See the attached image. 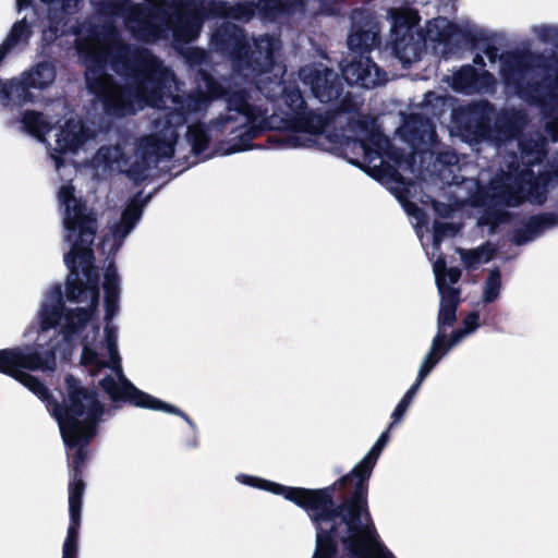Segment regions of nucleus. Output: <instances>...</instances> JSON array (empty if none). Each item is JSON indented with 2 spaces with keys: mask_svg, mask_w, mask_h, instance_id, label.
Returning a JSON list of instances; mask_svg holds the SVG:
<instances>
[{
  "mask_svg": "<svg viewBox=\"0 0 558 558\" xmlns=\"http://www.w3.org/2000/svg\"><path fill=\"white\" fill-rule=\"evenodd\" d=\"M63 207V226L70 252L65 264L70 269L66 282V300L73 306H65L60 287L49 289L41 301L38 325L28 327L24 337L32 345L0 350V372L11 376L43 401L50 395L47 388L27 371H53L56 356L68 359L73 350L74 339L82 344L81 363L93 375L101 368L109 375L100 386L113 400H128L135 407L180 415L189 424L191 420L178 408L135 388L122 374L117 347L118 329L112 319L119 312L120 280L117 269L110 265L104 275L106 325L100 333L97 324L98 274L93 266L90 248L96 234V221L87 215L81 201L74 195V187L64 184L58 193Z\"/></svg>",
  "mask_w": 558,
  "mask_h": 558,
  "instance_id": "nucleus-1",
  "label": "nucleus"
},
{
  "mask_svg": "<svg viewBox=\"0 0 558 558\" xmlns=\"http://www.w3.org/2000/svg\"><path fill=\"white\" fill-rule=\"evenodd\" d=\"M389 440L388 430L353 468L333 486L307 489L284 486L247 474H238L236 482L282 496L305 509L315 527L312 558H395L377 538L366 510V486L373 468Z\"/></svg>",
  "mask_w": 558,
  "mask_h": 558,
  "instance_id": "nucleus-2",
  "label": "nucleus"
},
{
  "mask_svg": "<svg viewBox=\"0 0 558 558\" xmlns=\"http://www.w3.org/2000/svg\"><path fill=\"white\" fill-rule=\"evenodd\" d=\"M75 46L86 66L87 87L98 95L113 114L134 113L144 106L159 107L165 95L175 87L173 74L147 50L134 51L122 46L118 34L82 25L76 32Z\"/></svg>",
  "mask_w": 558,
  "mask_h": 558,
  "instance_id": "nucleus-3",
  "label": "nucleus"
},
{
  "mask_svg": "<svg viewBox=\"0 0 558 558\" xmlns=\"http://www.w3.org/2000/svg\"><path fill=\"white\" fill-rule=\"evenodd\" d=\"M22 124L27 133L38 141L45 142L49 133L53 143L49 142L50 158L54 161L56 170L62 174L66 170V162L73 167H86L94 177L109 179L114 174L125 172L135 180L140 178L143 166L137 169V160L131 162L124 149L118 145L102 146L92 157L95 147V137L80 119L69 118L59 121L49 128L47 119L37 112H26Z\"/></svg>",
  "mask_w": 558,
  "mask_h": 558,
  "instance_id": "nucleus-4",
  "label": "nucleus"
},
{
  "mask_svg": "<svg viewBox=\"0 0 558 558\" xmlns=\"http://www.w3.org/2000/svg\"><path fill=\"white\" fill-rule=\"evenodd\" d=\"M65 385L66 400L61 405H54L53 415L65 445L76 447L95 436L102 408L96 395L81 387L72 376L66 377Z\"/></svg>",
  "mask_w": 558,
  "mask_h": 558,
  "instance_id": "nucleus-5",
  "label": "nucleus"
},
{
  "mask_svg": "<svg viewBox=\"0 0 558 558\" xmlns=\"http://www.w3.org/2000/svg\"><path fill=\"white\" fill-rule=\"evenodd\" d=\"M378 29L375 24H368L363 31H354L348 38L349 54L342 64L344 80L351 85L371 88L381 84L378 68L366 56L369 49L377 44Z\"/></svg>",
  "mask_w": 558,
  "mask_h": 558,
  "instance_id": "nucleus-6",
  "label": "nucleus"
},
{
  "mask_svg": "<svg viewBox=\"0 0 558 558\" xmlns=\"http://www.w3.org/2000/svg\"><path fill=\"white\" fill-rule=\"evenodd\" d=\"M185 105H181L177 112L168 113L163 119H158L156 122V134L148 136L140 143V155L144 160L150 156L170 157L173 153V144L177 140V126L182 125L186 118L185 112L198 111L205 104L206 98H195L190 96Z\"/></svg>",
  "mask_w": 558,
  "mask_h": 558,
  "instance_id": "nucleus-7",
  "label": "nucleus"
},
{
  "mask_svg": "<svg viewBox=\"0 0 558 558\" xmlns=\"http://www.w3.org/2000/svg\"><path fill=\"white\" fill-rule=\"evenodd\" d=\"M56 80V70L52 63L41 62L32 70L21 74L10 82L0 81V105L19 107L34 99L29 90L45 89Z\"/></svg>",
  "mask_w": 558,
  "mask_h": 558,
  "instance_id": "nucleus-8",
  "label": "nucleus"
},
{
  "mask_svg": "<svg viewBox=\"0 0 558 558\" xmlns=\"http://www.w3.org/2000/svg\"><path fill=\"white\" fill-rule=\"evenodd\" d=\"M303 0H258L239 1L233 4L222 0H197L191 2L193 8L204 12H213L214 16H229L235 20H248L255 11L264 15L288 11L302 4Z\"/></svg>",
  "mask_w": 558,
  "mask_h": 558,
  "instance_id": "nucleus-9",
  "label": "nucleus"
},
{
  "mask_svg": "<svg viewBox=\"0 0 558 558\" xmlns=\"http://www.w3.org/2000/svg\"><path fill=\"white\" fill-rule=\"evenodd\" d=\"M391 36L396 56L404 64L417 60L422 45L421 37L414 34L418 16L411 9H395L390 13Z\"/></svg>",
  "mask_w": 558,
  "mask_h": 558,
  "instance_id": "nucleus-10",
  "label": "nucleus"
},
{
  "mask_svg": "<svg viewBox=\"0 0 558 558\" xmlns=\"http://www.w3.org/2000/svg\"><path fill=\"white\" fill-rule=\"evenodd\" d=\"M353 148L362 153L363 160L352 159L351 162L366 168L373 177L383 179L386 173L384 157L390 155L388 153L389 140L381 133L374 132L367 142L354 143Z\"/></svg>",
  "mask_w": 558,
  "mask_h": 558,
  "instance_id": "nucleus-11",
  "label": "nucleus"
},
{
  "mask_svg": "<svg viewBox=\"0 0 558 558\" xmlns=\"http://www.w3.org/2000/svg\"><path fill=\"white\" fill-rule=\"evenodd\" d=\"M304 85L310 86L314 97L328 102L339 95L337 75L322 65H306L300 72Z\"/></svg>",
  "mask_w": 558,
  "mask_h": 558,
  "instance_id": "nucleus-12",
  "label": "nucleus"
},
{
  "mask_svg": "<svg viewBox=\"0 0 558 558\" xmlns=\"http://www.w3.org/2000/svg\"><path fill=\"white\" fill-rule=\"evenodd\" d=\"M142 215V204L134 198L122 213L119 222L113 223L102 240V248L108 254L116 253L122 245L124 239L132 231Z\"/></svg>",
  "mask_w": 558,
  "mask_h": 558,
  "instance_id": "nucleus-13",
  "label": "nucleus"
},
{
  "mask_svg": "<svg viewBox=\"0 0 558 558\" xmlns=\"http://www.w3.org/2000/svg\"><path fill=\"white\" fill-rule=\"evenodd\" d=\"M83 492L84 483L74 474L69 490L71 524L63 544L62 558H77V531L80 526Z\"/></svg>",
  "mask_w": 558,
  "mask_h": 558,
  "instance_id": "nucleus-14",
  "label": "nucleus"
},
{
  "mask_svg": "<svg viewBox=\"0 0 558 558\" xmlns=\"http://www.w3.org/2000/svg\"><path fill=\"white\" fill-rule=\"evenodd\" d=\"M442 269V260H437L434 263L433 271L440 294L438 332L436 336L441 335L442 339H446L444 328L446 326H451L452 323L456 320V310L459 301V291L454 288H449L446 284L445 279L441 277Z\"/></svg>",
  "mask_w": 558,
  "mask_h": 558,
  "instance_id": "nucleus-15",
  "label": "nucleus"
},
{
  "mask_svg": "<svg viewBox=\"0 0 558 558\" xmlns=\"http://www.w3.org/2000/svg\"><path fill=\"white\" fill-rule=\"evenodd\" d=\"M278 48V41L268 36L254 40V50L251 51L248 57V64L252 66V70L258 71L260 75L274 72L276 78L280 77L283 69L275 61V53Z\"/></svg>",
  "mask_w": 558,
  "mask_h": 558,
  "instance_id": "nucleus-16",
  "label": "nucleus"
},
{
  "mask_svg": "<svg viewBox=\"0 0 558 558\" xmlns=\"http://www.w3.org/2000/svg\"><path fill=\"white\" fill-rule=\"evenodd\" d=\"M326 122L318 114H301L294 123V146H311L318 143L320 133L325 130Z\"/></svg>",
  "mask_w": 558,
  "mask_h": 558,
  "instance_id": "nucleus-17",
  "label": "nucleus"
},
{
  "mask_svg": "<svg viewBox=\"0 0 558 558\" xmlns=\"http://www.w3.org/2000/svg\"><path fill=\"white\" fill-rule=\"evenodd\" d=\"M229 111L234 114H229L222 120V128L227 129V124L231 120H240L241 126L246 128L243 133L248 134L253 132L256 126H259V118L255 113V110L247 104L243 93H236L228 98Z\"/></svg>",
  "mask_w": 558,
  "mask_h": 558,
  "instance_id": "nucleus-18",
  "label": "nucleus"
},
{
  "mask_svg": "<svg viewBox=\"0 0 558 558\" xmlns=\"http://www.w3.org/2000/svg\"><path fill=\"white\" fill-rule=\"evenodd\" d=\"M492 82V75L486 72L477 74L470 65L461 68L448 78V83L454 90L463 93L487 89Z\"/></svg>",
  "mask_w": 558,
  "mask_h": 558,
  "instance_id": "nucleus-19",
  "label": "nucleus"
},
{
  "mask_svg": "<svg viewBox=\"0 0 558 558\" xmlns=\"http://www.w3.org/2000/svg\"><path fill=\"white\" fill-rule=\"evenodd\" d=\"M442 347H444L442 336L441 335L435 336L432 341L429 351L426 353V355L424 356V359L421 363L417 378H416L415 383L409 389L410 392L416 395V392H417L421 384L425 379V377L429 374V372L434 368V366L439 362V360L447 352H449V348L442 349Z\"/></svg>",
  "mask_w": 558,
  "mask_h": 558,
  "instance_id": "nucleus-20",
  "label": "nucleus"
},
{
  "mask_svg": "<svg viewBox=\"0 0 558 558\" xmlns=\"http://www.w3.org/2000/svg\"><path fill=\"white\" fill-rule=\"evenodd\" d=\"M442 347H444L442 336L441 335L435 336L432 341L429 351L426 353V355L424 356V359L421 363L417 378H416L415 383L409 389L410 392L416 395V392H417L421 384L425 379V377L429 374V372L434 368V366L439 362V360L447 352H449V348L442 349Z\"/></svg>",
  "mask_w": 558,
  "mask_h": 558,
  "instance_id": "nucleus-21",
  "label": "nucleus"
},
{
  "mask_svg": "<svg viewBox=\"0 0 558 558\" xmlns=\"http://www.w3.org/2000/svg\"><path fill=\"white\" fill-rule=\"evenodd\" d=\"M29 35V27L24 21L14 24L7 38V41L0 46V62L3 60L9 49L22 44H26Z\"/></svg>",
  "mask_w": 558,
  "mask_h": 558,
  "instance_id": "nucleus-22",
  "label": "nucleus"
},
{
  "mask_svg": "<svg viewBox=\"0 0 558 558\" xmlns=\"http://www.w3.org/2000/svg\"><path fill=\"white\" fill-rule=\"evenodd\" d=\"M459 253L466 267H477L481 264L488 263L493 258L495 248L487 243L470 251L460 250Z\"/></svg>",
  "mask_w": 558,
  "mask_h": 558,
  "instance_id": "nucleus-23",
  "label": "nucleus"
},
{
  "mask_svg": "<svg viewBox=\"0 0 558 558\" xmlns=\"http://www.w3.org/2000/svg\"><path fill=\"white\" fill-rule=\"evenodd\" d=\"M452 31L450 22L446 17H437L429 21L426 26V41H444Z\"/></svg>",
  "mask_w": 558,
  "mask_h": 558,
  "instance_id": "nucleus-24",
  "label": "nucleus"
},
{
  "mask_svg": "<svg viewBox=\"0 0 558 558\" xmlns=\"http://www.w3.org/2000/svg\"><path fill=\"white\" fill-rule=\"evenodd\" d=\"M480 315L478 313H471L464 319V327L460 330L452 332L449 341L444 339V348H453L457 345L466 335H470L478 327Z\"/></svg>",
  "mask_w": 558,
  "mask_h": 558,
  "instance_id": "nucleus-25",
  "label": "nucleus"
},
{
  "mask_svg": "<svg viewBox=\"0 0 558 558\" xmlns=\"http://www.w3.org/2000/svg\"><path fill=\"white\" fill-rule=\"evenodd\" d=\"M501 278L497 269L490 271L488 278L483 286L482 300L485 304L495 302L500 294Z\"/></svg>",
  "mask_w": 558,
  "mask_h": 558,
  "instance_id": "nucleus-26",
  "label": "nucleus"
},
{
  "mask_svg": "<svg viewBox=\"0 0 558 558\" xmlns=\"http://www.w3.org/2000/svg\"><path fill=\"white\" fill-rule=\"evenodd\" d=\"M187 138L195 154H199L204 150L208 140L204 129L201 125H190L187 131Z\"/></svg>",
  "mask_w": 558,
  "mask_h": 558,
  "instance_id": "nucleus-27",
  "label": "nucleus"
},
{
  "mask_svg": "<svg viewBox=\"0 0 558 558\" xmlns=\"http://www.w3.org/2000/svg\"><path fill=\"white\" fill-rule=\"evenodd\" d=\"M494 196L500 198V201L505 202L507 205H513L521 198L526 197L521 190L515 193L512 192L509 184H505L501 187H494Z\"/></svg>",
  "mask_w": 558,
  "mask_h": 558,
  "instance_id": "nucleus-28",
  "label": "nucleus"
},
{
  "mask_svg": "<svg viewBox=\"0 0 558 558\" xmlns=\"http://www.w3.org/2000/svg\"><path fill=\"white\" fill-rule=\"evenodd\" d=\"M282 99L292 113L298 114L299 110L303 107L304 101L299 89L284 90Z\"/></svg>",
  "mask_w": 558,
  "mask_h": 558,
  "instance_id": "nucleus-29",
  "label": "nucleus"
},
{
  "mask_svg": "<svg viewBox=\"0 0 558 558\" xmlns=\"http://www.w3.org/2000/svg\"><path fill=\"white\" fill-rule=\"evenodd\" d=\"M456 231V228L451 225L436 222L434 226L433 250L436 251L438 248L442 236L447 234L452 235Z\"/></svg>",
  "mask_w": 558,
  "mask_h": 558,
  "instance_id": "nucleus-30",
  "label": "nucleus"
},
{
  "mask_svg": "<svg viewBox=\"0 0 558 558\" xmlns=\"http://www.w3.org/2000/svg\"><path fill=\"white\" fill-rule=\"evenodd\" d=\"M437 260H442L444 269L441 271V277L445 279L446 284L449 288H452L451 284H454L460 279V276H461L460 269L457 267L447 269L446 265H445V260L442 258H437L435 262H437Z\"/></svg>",
  "mask_w": 558,
  "mask_h": 558,
  "instance_id": "nucleus-31",
  "label": "nucleus"
},
{
  "mask_svg": "<svg viewBox=\"0 0 558 558\" xmlns=\"http://www.w3.org/2000/svg\"><path fill=\"white\" fill-rule=\"evenodd\" d=\"M408 405L405 403L399 402V404L396 407L395 411L392 412V424L389 426V428L392 427L395 423H398L407 413Z\"/></svg>",
  "mask_w": 558,
  "mask_h": 558,
  "instance_id": "nucleus-32",
  "label": "nucleus"
},
{
  "mask_svg": "<svg viewBox=\"0 0 558 558\" xmlns=\"http://www.w3.org/2000/svg\"><path fill=\"white\" fill-rule=\"evenodd\" d=\"M60 22H58L56 25H51L48 29L44 31L43 38L46 43H50L58 37V32H59L58 24Z\"/></svg>",
  "mask_w": 558,
  "mask_h": 558,
  "instance_id": "nucleus-33",
  "label": "nucleus"
},
{
  "mask_svg": "<svg viewBox=\"0 0 558 558\" xmlns=\"http://www.w3.org/2000/svg\"><path fill=\"white\" fill-rule=\"evenodd\" d=\"M541 149L536 150V156H533L532 151H526L525 149L521 153V158L524 163L532 165L534 161H537L539 159Z\"/></svg>",
  "mask_w": 558,
  "mask_h": 558,
  "instance_id": "nucleus-34",
  "label": "nucleus"
},
{
  "mask_svg": "<svg viewBox=\"0 0 558 558\" xmlns=\"http://www.w3.org/2000/svg\"><path fill=\"white\" fill-rule=\"evenodd\" d=\"M548 131L553 135L554 140H558V119L550 122L548 125Z\"/></svg>",
  "mask_w": 558,
  "mask_h": 558,
  "instance_id": "nucleus-35",
  "label": "nucleus"
},
{
  "mask_svg": "<svg viewBox=\"0 0 558 558\" xmlns=\"http://www.w3.org/2000/svg\"><path fill=\"white\" fill-rule=\"evenodd\" d=\"M501 74H502L505 81L507 82V84H511L512 76H514L515 74L521 75V70H518L514 73H510V72H508L507 69H502Z\"/></svg>",
  "mask_w": 558,
  "mask_h": 558,
  "instance_id": "nucleus-36",
  "label": "nucleus"
},
{
  "mask_svg": "<svg viewBox=\"0 0 558 558\" xmlns=\"http://www.w3.org/2000/svg\"><path fill=\"white\" fill-rule=\"evenodd\" d=\"M435 209L436 211L441 215V216H450V211L451 209H448L445 205L442 204H435Z\"/></svg>",
  "mask_w": 558,
  "mask_h": 558,
  "instance_id": "nucleus-37",
  "label": "nucleus"
},
{
  "mask_svg": "<svg viewBox=\"0 0 558 558\" xmlns=\"http://www.w3.org/2000/svg\"><path fill=\"white\" fill-rule=\"evenodd\" d=\"M404 208L409 215L417 216V214H418V208L413 204L407 203V204H404Z\"/></svg>",
  "mask_w": 558,
  "mask_h": 558,
  "instance_id": "nucleus-38",
  "label": "nucleus"
},
{
  "mask_svg": "<svg viewBox=\"0 0 558 558\" xmlns=\"http://www.w3.org/2000/svg\"><path fill=\"white\" fill-rule=\"evenodd\" d=\"M414 396H415L414 393H412L408 390L400 402L405 403L408 407H410Z\"/></svg>",
  "mask_w": 558,
  "mask_h": 558,
  "instance_id": "nucleus-39",
  "label": "nucleus"
},
{
  "mask_svg": "<svg viewBox=\"0 0 558 558\" xmlns=\"http://www.w3.org/2000/svg\"><path fill=\"white\" fill-rule=\"evenodd\" d=\"M414 396H415L414 393H412L408 390L400 402L405 403L408 407H410Z\"/></svg>",
  "mask_w": 558,
  "mask_h": 558,
  "instance_id": "nucleus-40",
  "label": "nucleus"
},
{
  "mask_svg": "<svg viewBox=\"0 0 558 558\" xmlns=\"http://www.w3.org/2000/svg\"><path fill=\"white\" fill-rule=\"evenodd\" d=\"M266 80H268V77H266V78L260 77V78H258V80H257V82H256V84H257L258 88H259V89H262V90H265V92L267 90V87H266Z\"/></svg>",
  "mask_w": 558,
  "mask_h": 558,
  "instance_id": "nucleus-41",
  "label": "nucleus"
},
{
  "mask_svg": "<svg viewBox=\"0 0 558 558\" xmlns=\"http://www.w3.org/2000/svg\"><path fill=\"white\" fill-rule=\"evenodd\" d=\"M206 86L208 87V97H213L216 93L213 83L206 80Z\"/></svg>",
  "mask_w": 558,
  "mask_h": 558,
  "instance_id": "nucleus-42",
  "label": "nucleus"
},
{
  "mask_svg": "<svg viewBox=\"0 0 558 558\" xmlns=\"http://www.w3.org/2000/svg\"><path fill=\"white\" fill-rule=\"evenodd\" d=\"M31 0H17L19 9L26 8L29 4Z\"/></svg>",
  "mask_w": 558,
  "mask_h": 558,
  "instance_id": "nucleus-43",
  "label": "nucleus"
},
{
  "mask_svg": "<svg viewBox=\"0 0 558 558\" xmlns=\"http://www.w3.org/2000/svg\"><path fill=\"white\" fill-rule=\"evenodd\" d=\"M474 62H475L476 64H482V63H483V58H482V57H480V56H477V57L474 59Z\"/></svg>",
  "mask_w": 558,
  "mask_h": 558,
  "instance_id": "nucleus-44",
  "label": "nucleus"
},
{
  "mask_svg": "<svg viewBox=\"0 0 558 558\" xmlns=\"http://www.w3.org/2000/svg\"><path fill=\"white\" fill-rule=\"evenodd\" d=\"M416 233H417V235L421 238L422 244H423V245H425V244H424V241H423V236L421 235V228H417V229H416Z\"/></svg>",
  "mask_w": 558,
  "mask_h": 558,
  "instance_id": "nucleus-45",
  "label": "nucleus"
},
{
  "mask_svg": "<svg viewBox=\"0 0 558 558\" xmlns=\"http://www.w3.org/2000/svg\"><path fill=\"white\" fill-rule=\"evenodd\" d=\"M486 223H489V221H484V219H482V218L478 220V225L480 226H483V225H486Z\"/></svg>",
  "mask_w": 558,
  "mask_h": 558,
  "instance_id": "nucleus-46",
  "label": "nucleus"
},
{
  "mask_svg": "<svg viewBox=\"0 0 558 558\" xmlns=\"http://www.w3.org/2000/svg\"><path fill=\"white\" fill-rule=\"evenodd\" d=\"M77 459L82 460V451L81 450H78V452H77Z\"/></svg>",
  "mask_w": 558,
  "mask_h": 558,
  "instance_id": "nucleus-47",
  "label": "nucleus"
},
{
  "mask_svg": "<svg viewBox=\"0 0 558 558\" xmlns=\"http://www.w3.org/2000/svg\"><path fill=\"white\" fill-rule=\"evenodd\" d=\"M392 175L395 177V181L402 183L401 180L398 177H396L395 173Z\"/></svg>",
  "mask_w": 558,
  "mask_h": 558,
  "instance_id": "nucleus-48",
  "label": "nucleus"
},
{
  "mask_svg": "<svg viewBox=\"0 0 558 558\" xmlns=\"http://www.w3.org/2000/svg\"><path fill=\"white\" fill-rule=\"evenodd\" d=\"M70 1H71V0H66V3H65V4H63V5H64V7H66V8H69V7L71 5V4H70Z\"/></svg>",
  "mask_w": 558,
  "mask_h": 558,
  "instance_id": "nucleus-49",
  "label": "nucleus"
}]
</instances>
